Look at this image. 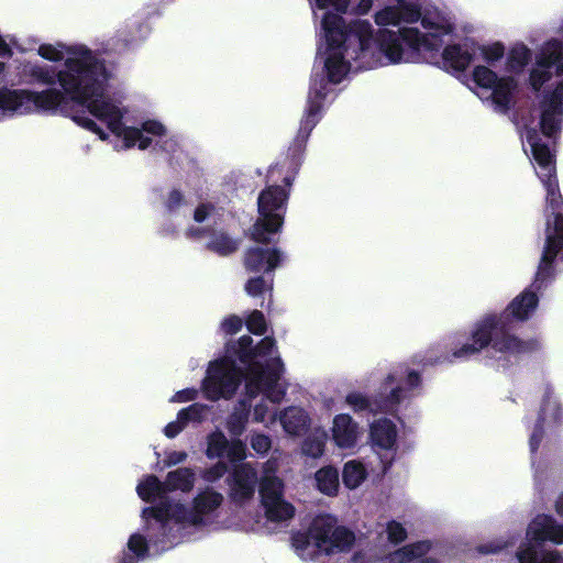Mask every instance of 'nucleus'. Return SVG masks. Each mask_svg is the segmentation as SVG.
Segmentation results:
<instances>
[{
    "instance_id": "obj_46",
    "label": "nucleus",
    "mask_w": 563,
    "mask_h": 563,
    "mask_svg": "<svg viewBox=\"0 0 563 563\" xmlns=\"http://www.w3.org/2000/svg\"><path fill=\"white\" fill-rule=\"evenodd\" d=\"M555 511L559 516L563 517V494L559 495L555 500Z\"/></svg>"
},
{
    "instance_id": "obj_8",
    "label": "nucleus",
    "mask_w": 563,
    "mask_h": 563,
    "mask_svg": "<svg viewBox=\"0 0 563 563\" xmlns=\"http://www.w3.org/2000/svg\"><path fill=\"white\" fill-rule=\"evenodd\" d=\"M384 388L388 395L383 401H371L360 391L349 393L345 402L354 412H395L398 406L420 393L422 380L419 371L409 366H399L386 378Z\"/></svg>"
},
{
    "instance_id": "obj_41",
    "label": "nucleus",
    "mask_w": 563,
    "mask_h": 563,
    "mask_svg": "<svg viewBox=\"0 0 563 563\" xmlns=\"http://www.w3.org/2000/svg\"><path fill=\"white\" fill-rule=\"evenodd\" d=\"M186 427V421L184 419H180L178 413L177 419L175 421L169 422L165 427L164 434L167 438L173 439L176 435H178Z\"/></svg>"
},
{
    "instance_id": "obj_11",
    "label": "nucleus",
    "mask_w": 563,
    "mask_h": 563,
    "mask_svg": "<svg viewBox=\"0 0 563 563\" xmlns=\"http://www.w3.org/2000/svg\"><path fill=\"white\" fill-rule=\"evenodd\" d=\"M223 212L211 202H201L194 210V221L198 227H190L186 235L191 239H208L207 247L220 255L236 251L238 241L218 229L223 219Z\"/></svg>"
},
{
    "instance_id": "obj_35",
    "label": "nucleus",
    "mask_w": 563,
    "mask_h": 563,
    "mask_svg": "<svg viewBox=\"0 0 563 563\" xmlns=\"http://www.w3.org/2000/svg\"><path fill=\"white\" fill-rule=\"evenodd\" d=\"M73 120L81 128L97 134L100 140L106 141L109 139V133L106 132L101 126H99L98 123L95 122L92 119L82 114L73 117Z\"/></svg>"
},
{
    "instance_id": "obj_33",
    "label": "nucleus",
    "mask_w": 563,
    "mask_h": 563,
    "mask_svg": "<svg viewBox=\"0 0 563 563\" xmlns=\"http://www.w3.org/2000/svg\"><path fill=\"white\" fill-rule=\"evenodd\" d=\"M385 533L387 536V540L393 544H399L404 542L408 537V532L405 526L396 520H390L387 522Z\"/></svg>"
},
{
    "instance_id": "obj_42",
    "label": "nucleus",
    "mask_w": 563,
    "mask_h": 563,
    "mask_svg": "<svg viewBox=\"0 0 563 563\" xmlns=\"http://www.w3.org/2000/svg\"><path fill=\"white\" fill-rule=\"evenodd\" d=\"M198 391L194 388L183 389L177 391L170 399L173 402H186L191 401L197 397Z\"/></svg>"
},
{
    "instance_id": "obj_50",
    "label": "nucleus",
    "mask_w": 563,
    "mask_h": 563,
    "mask_svg": "<svg viewBox=\"0 0 563 563\" xmlns=\"http://www.w3.org/2000/svg\"><path fill=\"white\" fill-rule=\"evenodd\" d=\"M278 173V167L275 166L269 170V177L274 178L275 174Z\"/></svg>"
},
{
    "instance_id": "obj_34",
    "label": "nucleus",
    "mask_w": 563,
    "mask_h": 563,
    "mask_svg": "<svg viewBox=\"0 0 563 563\" xmlns=\"http://www.w3.org/2000/svg\"><path fill=\"white\" fill-rule=\"evenodd\" d=\"M245 324L250 332L262 335L266 332L267 322L262 311L253 310L246 318Z\"/></svg>"
},
{
    "instance_id": "obj_31",
    "label": "nucleus",
    "mask_w": 563,
    "mask_h": 563,
    "mask_svg": "<svg viewBox=\"0 0 563 563\" xmlns=\"http://www.w3.org/2000/svg\"><path fill=\"white\" fill-rule=\"evenodd\" d=\"M209 409V406L196 402L181 409L179 411V418L186 421V426L189 423H200L207 418Z\"/></svg>"
},
{
    "instance_id": "obj_6",
    "label": "nucleus",
    "mask_w": 563,
    "mask_h": 563,
    "mask_svg": "<svg viewBox=\"0 0 563 563\" xmlns=\"http://www.w3.org/2000/svg\"><path fill=\"white\" fill-rule=\"evenodd\" d=\"M354 541V533L336 526L331 516L317 517L307 532H297L291 538L294 551L302 561H316L321 554L349 551Z\"/></svg>"
},
{
    "instance_id": "obj_23",
    "label": "nucleus",
    "mask_w": 563,
    "mask_h": 563,
    "mask_svg": "<svg viewBox=\"0 0 563 563\" xmlns=\"http://www.w3.org/2000/svg\"><path fill=\"white\" fill-rule=\"evenodd\" d=\"M276 347V341L273 336L263 338L255 346L250 335H242L232 346H228L225 352H272Z\"/></svg>"
},
{
    "instance_id": "obj_2",
    "label": "nucleus",
    "mask_w": 563,
    "mask_h": 563,
    "mask_svg": "<svg viewBox=\"0 0 563 563\" xmlns=\"http://www.w3.org/2000/svg\"><path fill=\"white\" fill-rule=\"evenodd\" d=\"M517 125L522 148L536 162L537 175L545 188L548 213L545 243L534 282L530 288L516 296L506 309L515 319L526 321L536 311L539 302L532 288L540 290L553 276V264L563 261V203L552 150L563 125V87H548L540 108L522 112Z\"/></svg>"
},
{
    "instance_id": "obj_19",
    "label": "nucleus",
    "mask_w": 563,
    "mask_h": 563,
    "mask_svg": "<svg viewBox=\"0 0 563 563\" xmlns=\"http://www.w3.org/2000/svg\"><path fill=\"white\" fill-rule=\"evenodd\" d=\"M477 54V44L472 40L446 45L442 52L443 66L448 70L463 71Z\"/></svg>"
},
{
    "instance_id": "obj_39",
    "label": "nucleus",
    "mask_w": 563,
    "mask_h": 563,
    "mask_svg": "<svg viewBox=\"0 0 563 563\" xmlns=\"http://www.w3.org/2000/svg\"><path fill=\"white\" fill-rule=\"evenodd\" d=\"M243 327V319L238 316H230L221 322V331L225 334H235Z\"/></svg>"
},
{
    "instance_id": "obj_3",
    "label": "nucleus",
    "mask_w": 563,
    "mask_h": 563,
    "mask_svg": "<svg viewBox=\"0 0 563 563\" xmlns=\"http://www.w3.org/2000/svg\"><path fill=\"white\" fill-rule=\"evenodd\" d=\"M224 497L212 487L199 489L190 506L165 503L143 508L141 518L144 533L135 532L128 540V551L119 563H137L151 552L163 553L175 545L197 538L205 528L213 525Z\"/></svg>"
},
{
    "instance_id": "obj_12",
    "label": "nucleus",
    "mask_w": 563,
    "mask_h": 563,
    "mask_svg": "<svg viewBox=\"0 0 563 563\" xmlns=\"http://www.w3.org/2000/svg\"><path fill=\"white\" fill-rule=\"evenodd\" d=\"M196 483V473L189 467H179L167 474L164 482L156 476L150 475L139 483L136 492L139 497L146 503H157L161 506L165 503H177L167 497V493L180 490L189 493Z\"/></svg>"
},
{
    "instance_id": "obj_30",
    "label": "nucleus",
    "mask_w": 563,
    "mask_h": 563,
    "mask_svg": "<svg viewBox=\"0 0 563 563\" xmlns=\"http://www.w3.org/2000/svg\"><path fill=\"white\" fill-rule=\"evenodd\" d=\"M187 206L185 196L178 189H172L164 198L165 214L169 218L177 217Z\"/></svg>"
},
{
    "instance_id": "obj_13",
    "label": "nucleus",
    "mask_w": 563,
    "mask_h": 563,
    "mask_svg": "<svg viewBox=\"0 0 563 563\" xmlns=\"http://www.w3.org/2000/svg\"><path fill=\"white\" fill-rule=\"evenodd\" d=\"M276 461H267L263 467V476L260 483V495L269 521L284 522L295 515L294 506L284 498V483L275 475Z\"/></svg>"
},
{
    "instance_id": "obj_29",
    "label": "nucleus",
    "mask_w": 563,
    "mask_h": 563,
    "mask_svg": "<svg viewBox=\"0 0 563 563\" xmlns=\"http://www.w3.org/2000/svg\"><path fill=\"white\" fill-rule=\"evenodd\" d=\"M244 289L251 297H264L265 294H268L271 298L273 278H265L263 276L252 277L246 282Z\"/></svg>"
},
{
    "instance_id": "obj_16",
    "label": "nucleus",
    "mask_w": 563,
    "mask_h": 563,
    "mask_svg": "<svg viewBox=\"0 0 563 563\" xmlns=\"http://www.w3.org/2000/svg\"><path fill=\"white\" fill-rule=\"evenodd\" d=\"M257 482V472L250 463L234 466L227 478L231 499L236 504L250 500L254 496Z\"/></svg>"
},
{
    "instance_id": "obj_20",
    "label": "nucleus",
    "mask_w": 563,
    "mask_h": 563,
    "mask_svg": "<svg viewBox=\"0 0 563 563\" xmlns=\"http://www.w3.org/2000/svg\"><path fill=\"white\" fill-rule=\"evenodd\" d=\"M332 439L340 449H352L357 444L360 428L347 413L335 415L332 421Z\"/></svg>"
},
{
    "instance_id": "obj_44",
    "label": "nucleus",
    "mask_w": 563,
    "mask_h": 563,
    "mask_svg": "<svg viewBox=\"0 0 563 563\" xmlns=\"http://www.w3.org/2000/svg\"><path fill=\"white\" fill-rule=\"evenodd\" d=\"M267 415H268V407H267L265 400H262L254 408V420L256 422L263 423V422H265Z\"/></svg>"
},
{
    "instance_id": "obj_24",
    "label": "nucleus",
    "mask_w": 563,
    "mask_h": 563,
    "mask_svg": "<svg viewBox=\"0 0 563 563\" xmlns=\"http://www.w3.org/2000/svg\"><path fill=\"white\" fill-rule=\"evenodd\" d=\"M367 471L363 463L356 460L349 461L344 464L342 471V481L349 489H355L365 481Z\"/></svg>"
},
{
    "instance_id": "obj_47",
    "label": "nucleus",
    "mask_w": 563,
    "mask_h": 563,
    "mask_svg": "<svg viewBox=\"0 0 563 563\" xmlns=\"http://www.w3.org/2000/svg\"><path fill=\"white\" fill-rule=\"evenodd\" d=\"M353 561V563H364V558L361 554H355Z\"/></svg>"
},
{
    "instance_id": "obj_36",
    "label": "nucleus",
    "mask_w": 563,
    "mask_h": 563,
    "mask_svg": "<svg viewBox=\"0 0 563 563\" xmlns=\"http://www.w3.org/2000/svg\"><path fill=\"white\" fill-rule=\"evenodd\" d=\"M225 454L232 463L243 461L246 457V446L241 440H233L229 442Z\"/></svg>"
},
{
    "instance_id": "obj_40",
    "label": "nucleus",
    "mask_w": 563,
    "mask_h": 563,
    "mask_svg": "<svg viewBox=\"0 0 563 563\" xmlns=\"http://www.w3.org/2000/svg\"><path fill=\"white\" fill-rule=\"evenodd\" d=\"M12 56V48L7 41L0 35V58H9ZM7 76V66L0 62V81H3Z\"/></svg>"
},
{
    "instance_id": "obj_49",
    "label": "nucleus",
    "mask_w": 563,
    "mask_h": 563,
    "mask_svg": "<svg viewBox=\"0 0 563 563\" xmlns=\"http://www.w3.org/2000/svg\"><path fill=\"white\" fill-rule=\"evenodd\" d=\"M292 165H294V174H296V172H297V169H298V167H299V165H300V159H299V158H297V159L292 163Z\"/></svg>"
},
{
    "instance_id": "obj_26",
    "label": "nucleus",
    "mask_w": 563,
    "mask_h": 563,
    "mask_svg": "<svg viewBox=\"0 0 563 563\" xmlns=\"http://www.w3.org/2000/svg\"><path fill=\"white\" fill-rule=\"evenodd\" d=\"M477 53L488 66H496L503 58H506L505 46L499 42L485 45L477 44Z\"/></svg>"
},
{
    "instance_id": "obj_1",
    "label": "nucleus",
    "mask_w": 563,
    "mask_h": 563,
    "mask_svg": "<svg viewBox=\"0 0 563 563\" xmlns=\"http://www.w3.org/2000/svg\"><path fill=\"white\" fill-rule=\"evenodd\" d=\"M374 0H313L320 22L321 43L311 77L308 107L295 141L300 153L332 95L330 84H340L354 69H371L401 63H418L423 54L439 51L455 30L453 16L438 8L420 10L415 0H390L377 10L375 30L367 20L345 23L342 14L365 15Z\"/></svg>"
},
{
    "instance_id": "obj_5",
    "label": "nucleus",
    "mask_w": 563,
    "mask_h": 563,
    "mask_svg": "<svg viewBox=\"0 0 563 563\" xmlns=\"http://www.w3.org/2000/svg\"><path fill=\"white\" fill-rule=\"evenodd\" d=\"M532 51L523 43H516L506 54L505 70L507 76L498 77L489 67L478 65L473 69V81L476 87L487 93L486 97L476 92L481 98L490 100L498 112H506L517 88L515 75H520L532 60Z\"/></svg>"
},
{
    "instance_id": "obj_48",
    "label": "nucleus",
    "mask_w": 563,
    "mask_h": 563,
    "mask_svg": "<svg viewBox=\"0 0 563 563\" xmlns=\"http://www.w3.org/2000/svg\"><path fill=\"white\" fill-rule=\"evenodd\" d=\"M292 180H294V175L292 176L287 175L284 177V181H285L286 186H290Z\"/></svg>"
},
{
    "instance_id": "obj_21",
    "label": "nucleus",
    "mask_w": 563,
    "mask_h": 563,
    "mask_svg": "<svg viewBox=\"0 0 563 563\" xmlns=\"http://www.w3.org/2000/svg\"><path fill=\"white\" fill-rule=\"evenodd\" d=\"M277 419L285 432L290 435H298L306 431L310 422L307 412L302 408L296 406L286 408L279 413V416L273 413L269 418L271 422H275Z\"/></svg>"
},
{
    "instance_id": "obj_14",
    "label": "nucleus",
    "mask_w": 563,
    "mask_h": 563,
    "mask_svg": "<svg viewBox=\"0 0 563 563\" xmlns=\"http://www.w3.org/2000/svg\"><path fill=\"white\" fill-rule=\"evenodd\" d=\"M562 426V404L554 389L547 386L529 438L530 452L533 454L543 440L549 442L555 438Z\"/></svg>"
},
{
    "instance_id": "obj_7",
    "label": "nucleus",
    "mask_w": 563,
    "mask_h": 563,
    "mask_svg": "<svg viewBox=\"0 0 563 563\" xmlns=\"http://www.w3.org/2000/svg\"><path fill=\"white\" fill-rule=\"evenodd\" d=\"M501 316L489 313L477 320L470 332V336L455 334L454 341L461 343L459 352H481L492 347L495 352H533L543 349L539 338L521 340L518 336L499 330Z\"/></svg>"
},
{
    "instance_id": "obj_32",
    "label": "nucleus",
    "mask_w": 563,
    "mask_h": 563,
    "mask_svg": "<svg viewBox=\"0 0 563 563\" xmlns=\"http://www.w3.org/2000/svg\"><path fill=\"white\" fill-rule=\"evenodd\" d=\"M514 543L515 540L512 537H500L487 543L478 545L477 552L481 554H497L501 552L504 549L512 545Z\"/></svg>"
},
{
    "instance_id": "obj_37",
    "label": "nucleus",
    "mask_w": 563,
    "mask_h": 563,
    "mask_svg": "<svg viewBox=\"0 0 563 563\" xmlns=\"http://www.w3.org/2000/svg\"><path fill=\"white\" fill-rule=\"evenodd\" d=\"M227 472H228L227 464L223 462H218L214 465H212L211 467L206 468L202 472L201 477L207 483H214L218 479H220L221 477H223Z\"/></svg>"
},
{
    "instance_id": "obj_28",
    "label": "nucleus",
    "mask_w": 563,
    "mask_h": 563,
    "mask_svg": "<svg viewBox=\"0 0 563 563\" xmlns=\"http://www.w3.org/2000/svg\"><path fill=\"white\" fill-rule=\"evenodd\" d=\"M207 444L206 455L208 459H218L225 454L229 441L223 432L217 430L209 434Z\"/></svg>"
},
{
    "instance_id": "obj_17",
    "label": "nucleus",
    "mask_w": 563,
    "mask_h": 563,
    "mask_svg": "<svg viewBox=\"0 0 563 563\" xmlns=\"http://www.w3.org/2000/svg\"><path fill=\"white\" fill-rule=\"evenodd\" d=\"M286 254L278 247L252 246L244 254V267L249 273L269 274L286 261Z\"/></svg>"
},
{
    "instance_id": "obj_22",
    "label": "nucleus",
    "mask_w": 563,
    "mask_h": 563,
    "mask_svg": "<svg viewBox=\"0 0 563 563\" xmlns=\"http://www.w3.org/2000/svg\"><path fill=\"white\" fill-rule=\"evenodd\" d=\"M317 488L324 495L334 496L339 489V472L333 466H324L314 475Z\"/></svg>"
},
{
    "instance_id": "obj_27",
    "label": "nucleus",
    "mask_w": 563,
    "mask_h": 563,
    "mask_svg": "<svg viewBox=\"0 0 563 563\" xmlns=\"http://www.w3.org/2000/svg\"><path fill=\"white\" fill-rule=\"evenodd\" d=\"M327 434L322 432H316L307 437L302 443V453L312 459L320 457L324 452Z\"/></svg>"
},
{
    "instance_id": "obj_10",
    "label": "nucleus",
    "mask_w": 563,
    "mask_h": 563,
    "mask_svg": "<svg viewBox=\"0 0 563 563\" xmlns=\"http://www.w3.org/2000/svg\"><path fill=\"white\" fill-rule=\"evenodd\" d=\"M288 192L280 186H268L258 196V218L251 228V238L257 243L274 242L284 224Z\"/></svg>"
},
{
    "instance_id": "obj_45",
    "label": "nucleus",
    "mask_w": 563,
    "mask_h": 563,
    "mask_svg": "<svg viewBox=\"0 0 563 563\" xmlns=\"http://www.w3.org/2000/svg\"><path fill=\"white\" fill-rule=\"evenodd\" d=\"M461 354H456V353H453V354H440L438 356H435L434 358H430L428 361V364L431 365V366H434V365H442V364H452L453 363V358L456 357V356H460Z\"/></svg>"
},
{
    "instance_id": "obj_43",
    "label": "nucleus",
    "mask_w": 563,
    "mask_h": 563,
    "mask_svg": "<svg viewBox=\"0 0 563 563\" xmlns=\"http://www.w3.org/2000/svg\"><path fill=\"white\" fill-rule=\"evenodd\" d=\"M187 453L184 451H172L166 454L165 463L168 466L177 465L186 461Z\"/></svg>"
},
{
    "instance_id": "obj_25",
    "label": "nucleus",
    "mask_w": 563,
    "mask_h": 563,
    "mask_svg": "<svg viewBox=\"0 0 563 563\" xmlns=\"http://www.w3.org/2000/svg\"><path fill=\"white\" fill-rule=\"evenodd\" d=\"M250 404L242 401L238 408L229 416L227 428L233 437L241 435L249 419Z\"/></svg>"
},
{
    "instance_id": "obj_4",
    "label": "nucleus",
    "mask_w": 563,
    "mask_h": 563,
    "mask_svg": "<svg viewBox=\"0 0 563 563\" xmlns=\"http://www.w3.org/2000/svg\"><path fill=\"white\" fill-rule=\"evenodd\" d=\"M268 355L224 354L211 362L203 380L207 398H230L244 379L250 398L263 394L269 401L279 404L287 391V386L282 382L284 364L279 356Z\"/></svg>"
},
{
    "instance_id": "obj_15",
    "label": "nucleus",
    "mask_w": 563,
    "mask_h": 563,
    "mask_svg": "<svg viewBox=\"0 0 563 563\" xmlns=\"http://www.w3.org/2000/svg\"><path fill=\"white\" fill-rule=\"evenodd\" d=\"M445 549L439 543L418 541L386 555V563H441Z\"/></svg>"
},
{
    "instance_id": "obj_51",
    "label": "nucleus",
    "mask_w": 563,
    "mask_h": 563,
    "mask_svg": "<svg viewBox=\"0 0 563 563\" xmlns=\"http://www.w3.org/2000/svg\"><path fill=\"white\" fill-rule=\"evenodd\" d=\"M504 356H517L516 353H512V354H504ZM504 360H506V357H504Z\"/></svg>"
},
{
    "instance_id": "obj_38",
    "label": "nucleus",
    "mask_w": 563,
    "mask_h": 563,
    "mask_svg": "<svg viewBox=\"0 0 563 563\" xmlns=\"http://www.w3.org/2000/svg\"><path fill=\"white\" fill-rule=\"evenodd\" d=\"M251 446L256 453L265 454L269 451L272 446V441L269 437L265 434L255 433L251 438Z\"/></svg>"
},
{
    "instance_id": "obj_9",
    "label": "nucleus",
    "mask_w": 563,
    "mask_h": 563,
    "mask_svg": "<svg viewBox=\"0 0 563 563\" xmlns=\"http://www.w3.org/2000/svg\"><path fill=\"white\" fill-rule=\"evenodd\" d=\"M563 544V523L550 515H538L528 525L526 540L519 545L516 558L519 563H562L556 550L545 549L544 543Z\"/></svg>"
},
{
    "instance_id": "obj_18",
    "label": "nucleus",
    "mask_w": 563,
    "mask_h": 563,
    "mask_svg": "<svg viewBox=\"0 0 563 563\" xmlns=\"http://www.w3.org/2000/svg\"><path fill=\"white\" fill-rule=\"evenodd\" d=\"M398 431L396 424L387 418L375 420L369 427V439L372 446L378 451L391 453L387 460L382 459L383 473H386L390 467L396 451Z\"/></svg>"
}]
</instances>
